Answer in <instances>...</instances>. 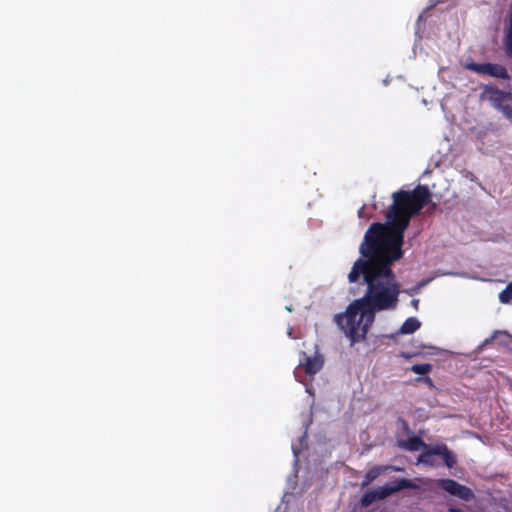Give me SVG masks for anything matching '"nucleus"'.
<instances>
[{
  "instance_id": "16",
  "label": "nucleus",
  "mask_w": 512,
  "mask_h": 512,
  "mask_svg": "<svg viewBox=\"0 0 512 512\" xmlns=\"http://www.w3.org/2000/svg\"><path fill=\"white\" fill-rule=\"evenodd\" d=\"M364 210H365V206H362L359 210H358V216L360 218H362L364 216Z\"/></svg>"
},
{
  "instance_id": "18",
  "label": "nucleus",
  "mask_w": 512,
  "mask_h": 512,
  "mask_svg": "<svg viewBox=\"0 0 512 512\" xmlns=\"http://www.w3.org/2000/svg\"><path fill=\"white\" fill-rule=\"evenodd\" d=\"M425 382L429 383V384H432V380L430 377L426 376L424 379H423Z\"/></svg>"
},
{
  "instance_id": "11",
  "label": "nucleus",
  "mask_w": 512,
  "mask_h": 512,
  "mask_svg": "<svg viewBox=\"0 0 512 512\" xmlns=\"http://www.w3.org/2000/svg\"><path fill=\"white\" fill-rule=\"evenodd\" d=\"M401 447L409 451H418L421 448H428V445L420 437L412 436L402 442Z\"/></svg>"
},
{
  "instance_id": "17",
  "label": "nucleus",
  "mask_w": 512,
  "mask_h": 512,
  "mask_svg": "<svg viewBox=\"0 0 512 512\" xmlns=\"http://www.w3.org/2000/svg\"><path fill=\"white\" fill-rule=\"evenodd\" d=\"M411 303H412V305H413L415 308H417V307H418V304H419V300H418V299H413V300L411 301Z\"/></svg>"
},
{
  "instance_id": "6",
  "label": "nucleus",
  "mask_w": 512,
  "mask_h": 512,
  "mask_svg": "<svg viewBox=\"0 0 512 512\" xmlns=\"http://www.w3.org/2000/svg\"><path fill=\"white\" fill-rule=\"evenodd\" d=\"M432 453H435V456H440L444 462V464L448 468H453L456 464L455 455L449 450L447 445L445 444H437L432 447Z\"/></svg>"
},
{
  "instance_id": "19",
  "label": "nucleus",
  "mask_w": 512,
  "mask_h": 512,
  "mask_svg": "<svg viewBox=\"0 0 512 512\" xmlns=\"http://www.w3.org/2000/svg\"><path fill=\"white\" fill-rule=\"evenodd\" d=\"M450 512H463V511L459 508H450Z\"/></svg>"
},
{
  "instance_id": "4",
  "label": "nucleus",
  "mask_w": 512,
  "mask_h": 512,
  "mask_svg": "<svg viewBox=\"0 0 512 512\" xmlns=\"http://www.w3.org/2000/svg\"><path fill=\"white\" fill-rule=\"evenodd\" d=\"M467 68L478 74L489 75L498 79L507 80L510 78L506 67L496 63L471 62L467 64Z\"/></svg>"
},
{
  "instance_id": "12",
  "label": "nucleus",
  "mask_w": 512,
  "mask_h": 512,
  "mask_svg": "<svg viewBox=\"0 0 512 512\" xmlns=\"http://www.w3.org/2000/svg\"><path fill=\"white\" fill-rule=\"evenodd\" d=\"M421 326V322L415 318V317H410V318H407L403 324L401 325L400 329H399V332L400 334H412L414 333L415 331H417Z\"/></svg>"
},
{
  "instance_id": "1",
  "label": "nucleus",
  "mask_w": 512,
  "mask_h": 512,
  "mask_svg": "<svg viewBox=\"0 0 512 512\" xmlns=\"http://www.w3.org/2000/svg\"><path fill=\"white\" fill-rule=\"evenodd\" d=\"M432 194L426 185L413 190L400 189L392 194L384 223L370 225L360 246L363 258H358L348 274L349 282H357L363 276L367 285L363 297L354 300L345 313L336 314L337 326L350 340L351 346L364 341L379 311L395 309L400 286L392 270L394 262L404 255L405 231L411 219L431 202Z\"/></svg>"
},
{
  "instance_id": "8",
  "label": "nucleus",
  "mask_w": 512,
  "mask_h": 512,
  "mask_svg": "<svg viewBox=\"0 0 512 512\" xmlns=\"http://www.w3.org/2000/svg\"><path fill=\"white\" fill-rule=\"evenodd\" d=\"M300 364L304 367L306 374L315 375L318 373L324 364V361L321 356H305L304 360L300 362Z\"/></svg>"
},
{
  "instance_id": "3",
  "label": "nucleus",
  "mask_w": 512,
  "mask_h": 512,
  "mask_svg": "<svg viewBox=\"0 0 512 512\" xmlns=\"http://www.w3.org/2000/svg\"><path fill=\"white\" fill-rule=\"evenodd\" d=\"M489 100L493 106L507 117H512V93L502 91L496 87L487 90Z\"/></svg>"
},
{
  "instance_id": "15",
  "label": "nucleus",
  "mask_w": 512,
  "mask_h": 512,
  "mask_svg": "<svg viewBox=\"0 0 512 512\" xmlns=\"http://www.w3.org/2000/svg\"><path fill=\"white\" fill-rule=\"evenodd\" d=\"M499 300L503 304H509L512 302V281L500 292Z\"/></svg>"
},
{
  "instance_id": "7",
  "label": "nucleus",
  "mask_w": 512,
  "mask_h": 512,
  "mask_svg": "<svg viewBox=\"0 0 512 512\" xmlns=\"http://www.w3.org/2000/svg\"><path fill=\"white\" fill-rule=\"evenodd\" d=\"M432 453H435V456H440L444 462V464L448 468H453L456 464L455 455L449 450L447 445L445 444H437L432 447Z\"/></svg>"
},
{
  "instance_id": "10",
  "label": "nucleus",
  "mask_w": 512,
  "mask_h": 512,
  "mask_svg": "<svg viewBox=\"0 0 512 512\" xmlns=\"http://www.w3.org/2000/svg\"><path fill=\"white\" fill-rule=\"evenodd\" d=\"M503 43L506 56L512 58V6L508 19V27L505 31Z\"/></svg>"
},
{
  "instance_id": "13",
  "label": "nucleus",
  "mask_w": 512,
  "mask_h": 512,
  "mask_svg": "<svg viewBox=\"0 0 512 512\" xmlns=\"http://www.w3.org/2000/svg\"><path fill=\"white\" fill-rule=\"evenodd\" d=\"M427 450L423 453H421L418 457V462L423 463L427 466H433L434 465V456L435 453H432V447L426 448Z\"/></svg>"
},
{
  "instance_id": "9",
  "label": "nucleus",
  "mask_w": 512,
  "mask_h": 512,
  "mask_svg": "<svg viewBox=\"0 0 512 512\" xmlns=\"http://www.w3.org/2000/svg\"><path fill=\"white\" fill-rule=\"evenodd\" d=\"M388 470H396V468H392L391 466H374L365 474L364 480L361 484L362 487H365L372 483L376 478H378L382 473H385Z\"/></svg>"
},
{
  "instance_id": "5",
  "label": "nucleus",
  "mask_w": 512,
  "mask_h": 512,
  "mask_svg": "<svg viewBox=\"0 0 512 512\" xmlns=\"http://www.w3.org/2000/svg\"><path fill=\"white\" fill-rule=\"evenodd\" d=\"M437 485L447 493L465 501H469L474 497L470 488L453 479H439Z\"/></svg>"
},
{
  "instance_id": "14",
  "label": "nucleus",
  "mask_w": 512,
  "mask_h": 512,
  "mask_svg": "<svg viewBox=\"0 0 512 512\" xmlns=\"http://www.w3.org/2000/svg\"><path fill=\"white\" fill-rule=\"evenodd\" d=\"M433 369L432 364L430 363H424V364H414L410 367V371H412L415 374L419 375H427L430 373Z\"/></svg>"
},
{
  "instance_id": "2",
  "label": "nucleus",
  "mask_w": 512,
  "mask_h": 512,
  "mask_svg": "<svg viewBox=\"0 0 512 512\" xmlns=\"http://www.w3.org/2000/svg\"><path fill=\"white\" fill-rule=\"evenodd\" d=\"M414 488H416V485L410 479L401 478L390 484H386L382 487H378L377 489L365 492L361 498V505L363 507H368L372 505L374 502L383 500L403 489Z\"/></svg>"
}]
</instances>
